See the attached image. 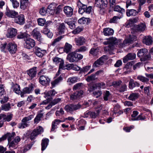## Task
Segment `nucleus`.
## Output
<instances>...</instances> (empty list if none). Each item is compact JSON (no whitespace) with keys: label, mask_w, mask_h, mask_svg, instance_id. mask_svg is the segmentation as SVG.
<instances>
[{"label":"nucleus","mask_w":153,"mask_h":153,"mask_svg":"<svg viewBox=\"0 0 153 153\" xmlns=\"http://www.w3.org/2000/svg\"><path fill=\"white\" fill-rule=\"evenodd\" d=\"M137 56L141 57V60L143 61H145L149 60L151 58L150 53L146 48L140 49L138 52Z\"/></svg>","instance_id":"nucleus-1"},{"label":"nucleus","mask_w":153,"mask_h":153,"mask_svg":"<svg viewBox=\"0 0 153 153\" xmlns=\"http://www.w3.org/2000/svg\"><path fill=\"white\" fill-rule=\"evenodd\" d=\"M83 58V55L74 52L69 54L67 56V59L70 62H78Z\"/></svg>","instance_id":"nucleus-2"},{"label":"nucleus","mask_w":153,"mask_h":153,"mask_svg":"<svg viewBox=\"0 0 153 153\" xmlns=\"http://www.w3.org/2000/svg\"><path fill=\"white\" fill-rule=\"evenodd\" d=\"M110 43L111 44H109L108 46L105 47L104 49L105 51H109L111 50H112L113 48V47L111 45L112 44H114L115 45H118V47H119V45L120 43H121V40L119 39H117V38L115 37H111L107 39Z\"/></svg>","instance_id":"nucleus-3"},{"label":"nucleus","mask_w":153,"mask_h":153,"mask_svg":"<svg viewBox=\"0 0 153 153\" xmlns=\"http://www.w3.org/2000/svg\"><path fill=\"white\" fill-rule=\"evenodd\" d=\"M136 36L131 35H129L127 36L123 42L122 43H120L119 45V48H123L125 46L132 43L136 39Z\"/></svg>","instance_id":"nucleus-4"},{"label":"nucleus","mask_w":153,"mask_h":153,"mask_svg":"<svg viewBox=\"0 0 153 153\" xmlns=\"http://www.w3.org/2000/svg\"><path fill=\"white\" fill-rule=\"evenodd\" d=\"M34 117L33 115H30L27 117H25L22 120V122L19 124L18 127L19 128H24L29 126L28 122Z\"/></svg>","instance_id":"nucleus-5"},{"label":"nucleus","mask_w":153,"mask_h":153,"mask_svg":"<svg viewBox=\"0 0 153 153\" xmlns=\"http://www.w3.org/2000/svg\"><path fill=\"white\" fill-rule=\"evenodd\" d=\"M81 107V105L79 103L77 104H71L66 105L65 107V109L67 112L71 113L74 111L79 110Z\"/></svg>","instance_id":"nucleus-6"},{"label":"nucleus","mask_w":153,"mask_h":153,"mask_svg":"<svg viewBox=\"0 0 153 153\" xmlns=\"http://www.w3.org/2000/svg\"><path fill=\"white\" fill-rule=\"evenodd\" d=\"M95 5L99 8L101 10L105 9L107 5L108 2L107 0H95Z\"/></svg>","instance_id":"nucleus-7"},{"label":"nucleus","mask_w":153,"mask_h":153,"mask_svg":"<svg viewBox=\"0 0 153 153\" xmlns=\"http://www.w3.org/2000/svg\"><path fill=\"white\" fill-rule=\"evenodd\" d=\"M43 131V128L42 127L39 126L37 127L36 128L33 130L30 134V139L33 140L35 139L36 137Z\"/></svg>","instance_id":"nucleus-8"},{"label":"nucleus","mask_w":153,"mask_h":153,"mask_svg":"<svg viewBox=\"0 0 153 153\" xmlns=\"http://www.w3.org/2000/svg\"><path fill=\"white\" fill-rule=\"evenodd\" d=\"M34 85L31 83L28 87H26L23 88L22 91L20 94L21 97H24V95L25 94H29L31 93L33 90Z\"/></svg>","instance_id":"nucleus-9"},{"label":"nucleus","mask_w":153,"mask_h":153,"mask_svg":"<svg viewBox=\"0 0 153 153\" xmlns=\"http://www.w3.org/2000/svg\"><path fill=\"white\" fill-rule=\"evenodd\" d=\"M53 60L56 64L59 63V70L58 72H59L60 70L62 69H65V67L64 66V61L58 57H55L53 58Z\"/></svg>","instance_id":"nucleus-10"},{"label":"nucleus","mask_w":153,"mask_h":153,"mask_svg":"<svg viewBox=\"0 0 153 153\" xmlns=\"http://www.w3.org/2000/svg\"><path fill=\"white\" fill-rule=\"evenodd\" d=\"M50 81V79L47 76L42 75L39 77V82L43 86H45L48 85Z\"/></svg>","instance_id":"nucleus-11"},{"label":"nucleus","mask_w":153,"mask_h":153,"mask_svg":"<svg viewBox=\"0 0 153 153\" xmlns=\"http://www.w3.org/2000/svg\"><path fill=\"white\" fill-rule=\"evenodd\" d=\"M25 47L28 49H30L33 47L35 45V42L34 40L30 38H26L25 40Z\"/></svg>","instance_id":"nucleus-12"},{"label":"nucleus","mask_w":153,"mask_h":153,"mask_svg":"<svg viewBox=\"0 0 153 153\" xmlns=\"http://www.w3.org/2000/svg\"><path fill=\"white\" fill-rule=\"evenodd\" d=\"M107 59V57L106 56L103 55L94 63L93 65V67H99L100 65H102L104 61L106 60Z\"/></svg>","instance_id":"nucleus-13"},{"label":"nucleus","mask_w":153,"mask_h":153,"mask_svg":"<svg viewBox=\"0 0 153 153\" xmlns=\"http://www.w3.org/2000/svg\"><path fill=\"white\" fill-rule=\"evenodd\" d=\"M17 30L14 28H11L9 29L6 34V37L10 38H12L15 37L16 35Z\"/></svg>","instance_id":"nucleus-14"},{"label":"nucleus","mask_w":153,"mask_h":153,"mask_svg":"<svg viewBox=\"0 0 153 153\" xmlns=\"http://www.w3.org/2000/svg\"><path fill=\"white\" fill-rule=\"evenodd\" d=\"M12 117L11 115H9L6 116L4 114H1L0 115V127H1L4 121H10Z\"/></svg>","instance_id":"nucleus-15"},{"label":"nucleus","mask_w":153,"mask_h":153,"mask_svg":"<svg viewBox=\"0 0 153 153\" xmlns=\"http://www.w3.org/2000/svg\"><path fill=\"white\" fill-rule=\"evenodd\" d=\"M7 49L9 52L11 54L15 53L17 50V45L13 43H9L7 44Z\"/></svg>","instance_id":"nucleus-16"},{"label":"nucleus","mask_w":153,"mask_h":153,"mask_svg":"<svg viewBox=\"0 0 153 153\" xmlns=\"http://www.w3.org/2000/svg\"><path fill=\"white\" fill-rule=\"evenodd\" d=\"M37 67H34L27 71V74L31 79L36 76L37 73Z\"/></svg>","instance_id":"nucleus-17"},{"label":"nucleus","mask_w":153,"mask_h":153,"mask_svg":"<svg viewBox=\"0 0 153 153\" xmlns=\"http://www.w3.org/2000/svg\"><path fill=\"white\" fill-rule=\"evenodd\" d=\"M146 26L145 24L141 23L138 25H135L133 27V29L136 32H143L146 29Z\"/></svg>","instance_id":"nucleus-18"},{"label":"nucleus","mask_w":153,"mask_h":153,"mask_svg":"<svg viewBox=\"0 0 153 153\" xmlns=\"http://www.w3.org/2000/svg\"><path fill=\"white\" fill-rule=\"evenodd\" d=\"M35 53L38 57H42L46 53L45 50L42 49L41 48L37 47H35Z\"/></svg>","instance_id":"nucleus-19"},{"label":"nucleus","mask_w":153,"mask_h":153,"mask_svg":"<svg viewBox=\"0 0 153 153\" xmlns=\"http://www.w3.org/2000/svg\"><path fill=\"white\" fill-rule=\"evenodd\" d=\"M63 11L67 17H70L73 14V9L70 7L66 6L64 8Z\"/></svg>","instance_id":"nucleus-20"},{"label":"nucleus","mask_w":153,"mask_h":153,"mask_svg":"<svg viewBox=\"0 0 153 153\" xmlns=\"http://www.w3.org/2000/svg\"><path fill=\"white\" fill-rule=\"evenodd\" d=\"M5 14L7 16L13 18H16L18 15V12L7 9H6Z\"/></svg>","instance_id":"nucleus-21"},{"label":"nucleus","mask_w":153,"mask_h":153,"mask_svg":"<svg viewBox=\"0 0 153 153\" xmlns=\"http://www.w3.org/2000/svg\"><path fill=\"white\" fill-rule=\"evenodd\" d=\"M83 94V91L82 90L76 92L74 93L71 94L70 95V99L73 100L78 99H79L80 97L82 96Z\"/></svg>","instance_id":"nucleus-22"},{"label":"nucleus","mask_w":153,"mask_h":153,"mask_svg":"<svg viewBox=\"0 0 153 153\" xmlns=\"http://www.w3.org/2000/svg\"><path fill=\"white\" fill-rule=\"evenodd\" d=\"M136 56V54L134 53H129L124 57L123 62L126 63L128 60H133L135 58Z\"/></svg>","instance_id":"nucleus-23"},{"label":"nucleus","mask_w":153,"mask_h":153,"mask_svg":"<svg viewBox=\"0 0 153 153\" xmlns=\"http://www.w3.org/2000/svg\"><path fill=\"white\" fill-rule=\"evenodd\" d=\"M74 41L77 45L80 46L85 43V39L82 36L78 37L75 38Z\"/></svg>","instance_id":"nucleus-24"},{"label":"nucleus","mask_w":153,"mask_h":153,"mask_svg":"<svg viewBox=\"0 0 153 153\" xmlns=\"http://www.w3.org/2000/svg\"><path fill=\"white\" fill-rule=\"evenodd\" d=\"M32 35L33 37L38 41H40L41 39V34L37 28L33 29L32 32Z\"/></svg>","instance_id":"nucleus-25"},{"label":"nucleus","mask_w":153,"mask_h":153,"mask_svg":"<svg viewBox=\"0 0 153 153\" xmlns=\"http://www.w3.org/2000/svg\"><path fill=\"white\" fill-rule=\"evenodd\" d=\"M15 22L20 25H22L25 22V19L23 14H20L15 18Z\"/></svg>","instance_id":"nucleus-26"},{"label":"nucleus","mask_w":153,"mask_h":153,"mask_svg":"<svg viewBox=\"0 0 153 153\" xmlns=\"http://www.w3.org/2000/svg\"><path fill=\"white\" fill-rule=\"evenodd\" d=\"M143 42L146 45H150L153 42L152 38L150 36H145L143 39Z\"/></svg>","instance_id":"nucleus-27"},{"label":"nucleus","mask_w":153,"mask_h":153,"mask_svg":"<svg viewBox=\"0 0 153 153\" xmlns=\"http://www.w3.org/2000/svg\"><path fill=\"white\" fill-rule=\"evenodd\" d=\"M114 33V30L112 28L108 27L104 28L103 33L105 36H110L113 35Z\"/></svg>","instance_id":"nucleus-28"},{"label":"nucleus","mask_w":153,"mask_h":153,"mask_svg":"<svg viewBox=\"0 0 153 153\" xmlns=\"http://www.w3.org/2000/svg\"><path fill=\"white\" fill-rule=\"evenodd\" d=\"M56 5L55 3H52L49 4L47 8V10L49 13L53 15L55 12Z\"/></svg>","instance_id":"nucleus-29"},{"label":"nucleus","mask_w":153,"mask_h":153,"mask_svg":"<svg viewBox=\"0 0 153 153\" xmlns=\"http://www.w3.org/2000/svg\"><path fill=\"white\" fill-rule=\"evenodd\" d=\"M140 86V84L137 81L134 82L132 79H131L129 81V87L131 89H132L133 88L137 87H139Z\"/></svg>","instance_id":"nucleus-30"},{"label":"nucleus","mask_w":153,"mask_h":153,"mask_svg":"<svg viewBox=\"0 0 153 153\" xmlns=\"http://www.w3.org/2000/svg\"><path fill=\"white\" fill-rule=\"evenodd\" d=\"M64 121H61L59 120L56 119L54 120L52 123L51 131H53L55 129L57 128V125H59L60 122H63Z\"/></svg>","instance_id":"nucleus-31"},{"label":"nucleus","mask_w":153,"mask_h":153,"mask_svg":"<svg viewBox=\"0 0 153 153\" xmlns=\"http://www.w3.org/2000/svg\"><path fill=\"white\" fill-rule=\"evenodd\" d=\"M139 12L138 9L137 11L134 9L128 10L126 11V15L128 16H135Z\"/></svg>","instance_id":"nucleus-32"},{"label":"nucleus","mask_w":153,"mask_h":153,"mask_svg":"<svg viewBox=\"0 0 153 153\" xmlns=\"http://www.w3.org/2000/svg\"><path fill=\"white\" fill-rule=\"evenodd\" d=\"M29 4L28 0H21L20 8L23 10L26 9Z\"/></svg>","instance_id":"nucleus-33"},{"label":"nucleus","mask_w":153,"mask_h":153,"mask_svg":"<svg viewBox=\"0 0 153 153\" xmlns=\"http://www.w3.org/2000/svg\"><path fill=\"white\" fill-rule=\"evenodd\" d=\"M49 141L48 139L45 138L42 139L41 143L42 150L43 151L44 150L47 148Z\"/></svg>","instance_id":"nucleus-34"},{"label":"nucleus","mask_w":153,"mask_h":153,"mask_svg":"<svg viewBox=\"0 0 153 153\" xmlns=\"http://www.w3.org/2000/svg\"><path fill=\"white\" fill-rule=\"evenodd\" d=\"M56 94V92L54 90H50L48 91H46L44 93L45 95L44 97L46 98L49 96H54Z\"/></svg>","instance_id":"nucleus-35"},{"label":"nucleus","mask_w":153,"mask_h":153,"mask_svg":"<svg viewBox=\"0 0 153 153\" xmlns=\"http://www.w3.org/2000/svg\"><path fill=\"white\" fill-rule=\"evenodd\" d=\"M138 93H132L128 97V99L131 101H135L137 100L139 97Z\"/></svg>","instance_id":"nucleus-36"},{"label":"nucleus","mask_w":153,"mask_h":153,"mask_svg":"<svg viewBox=\"0 0 153 153\" xmlns=\"http://www.w3.org/2000/svg\"><path fill=\"white\" fill-rule=\"evenodd\" d=\"M12 88L13 91L16 94H21V92L20 91V86L18 84L13 85Z\"/></svg>","instance_id":"nucleus-37"},{"label":"nucleus","mask_w":153,"mask_h":153,"mask_svg":"<svg viewBox=\"0 0 153 153\" xmlns=\"http://www.w3.org/2000/svg\"><path fill=\"white\" fill-rule=\"evenodd\" d=\"M15 134V133L14 132H12V133H8L3 136L5 137L6 139L7 138L9 142H10L13 138Z\"/></svg>","instance_id":"nucleus-38"},{"label":"nucleus","mask_w":153,"mask_h":153,"mask_svg":"<svg viewBox=\"0 0 153 153\" xmlns=\"http://www.w3.org/2000/svg\"><path fill=\"white\" fill-rule=\"evenodd\" d=\"M72 48V46L71 45L68 43H66L64 46V51L65 52L68 53L71 51Z\"/></svg>","instance_id":"nucleus-39"},{"label":"nucleus","mask_w":153,"mask_h":153,"mask_svg":"<svg viewBox=\"0 0 153 153\" xmlns=\"http://www.w3.org/2000/svg\"><path fill=\"white\" fill-rule=\"evenodd\" d=\"M62 79V78L61 76L51 82V84L53 87H54L56 85H57L61 82Z\"/></svg>","instance_id":"nucleus-40"},{"label":"nucleus","mask_w":153,"mask_h":153,"mask_svg":"<svg viewBox=\"0 0 153 153\" xmlns=\"http://www.w3.org/2000/svg\"><path fill=\"white\" fill-rule=\"evenodd\" d=\"M99 49L98 48H92L89 51L90 54L94 56H96L98 54Z\"/></svg>","instance_id":"nucleus-41"},{"label":"nucleus","mask_w":153,"mask_h":153,"mask_svg":"<svg viewBox=\"0 0 153 153\" xmlns=\"http://www.w3.org/2000/svg\"><path fill=\"white\" fill-rule=\"evenodd\" d=\"M40 112L39 113L35 118L34 121L35 123H37L41 120V118L43 115V114L41 113L42 111H40Z\"/></svg>","instance_id":"nucleus-42"},{"label":"nucleus","mask_w":153,"mask_h":153,"mask_svg":"<svg viewBox=\"0 0 153 153\" xmlns=\"http://www.w3.org/2000/svg\"><path fill=\"white\" fill-rule=\"evenodd\" d=\"M114 11H117L122 14L125 13V10L119 5H116L114 8Z\"/></svg>","instance_id":"nucleus-43"},{"label":"nucleus","mask_w":153,"mask_h":153,"mask_svg":"<svg viewBox=\"0 0 153 153\" xmlns=\"http://www.w3.org/2000/svg\"><path fill=\"white\" fill-rule=\"evenodd\" d=\"M137 79L140 81L146 83H147L149 80L148 78L142 75L138 76L137 77Z\"/></svg>","instance_id":"nucleus-44"},{"label":"nucleus","mask_w":153,"mask_h":153,"mask_svg":"<svg viewBox=\"0 0 153 153\" xmlns=\"http://www.w3.org/2000/svg\"><path fill=\"white\" fill-rule=\"evenodd\" d=\"M99 112L100 111L98 110H97L96 112H88V114L90 115L91 118H95L98 116Z\"/></svg>","instance_id":"nucleus-45"},{"label":"nucleus","mask_w":153,"mask_h":153,"mask_svg":"<svg viewBox=\"0 0 153 153\" xmlns=\"http://www.w3.org/2000/svg\"><path fill=\"white\" fill-rule=\"evenodd\" d=\"M2 110L7 111H9L11 108V106L9 103L2 105L1 106Z\"/></svg>","instance_id":"nucleus-46"},{"label":"nucleus","mask_w":153,"mask_h":153,"mask_svg":"<svg viewBox=\"0 0 153 153\" xmlns=\"http://www.w3.org/2000/svg\"><path fill=\"white\" fill-rule=\"evenodd\" d=\"M65 26L64 23H62L60 25L59 28V34L63 33L65 29Z\"/></svg>","instance_id":"nucleus-47"},{"label":"nucleus","mask_w":153,"mask_h":153,"mask_svg":"<svg viewBox=\"0 0 153 153\" xmlns=\"http://www.w3.org/2000/svg\"><path fill=\"white\" fill-rule=\"evenodd\" d=\"M64 111L63 109L62 108H61L59 110H57L56 111L55 114L56 116L57 117L60 118L61 116H62L64 114Z\"/></svg>","instance_id":"nucleus-48"},{"label":"nucleus","mask_w":153,"mask_h":153,"mask_svg":"<svg viewBox=\"0 0 153 153\" xmlns=\"http://www.w3.org/2000/svg\"><path fill=\"white\" fill-rule=\"evenodd\" d=\"M139 114V112L138 111H134L133 112V113L131 115V118L129 119L130 121H136V120H134V119H136L137 117V116Z\"/></svg>","instance_id":"nucleus-49"},{"label":"nucleus","mask_w":153,"mask_h":153,"mask_svg":"<svg viewBox=\"0 0 153 153\" xmlns=\"http://www.w3.org/2000/svg\"><path fill=\"white\" fill-rule=\"evenodd\" d=\"M96 86L100 89H105L106 87V84L103 82H101L97 83Z\"/></svg>","instance_id":"nucleus-50"},{"label":"nucleus","mask_w":153,"mask_h":153,"mask_svg":"<svg viewBox=\"0 0 153 153\" xmlns=\"http://www.w3.org/2000/svg\"><path fill=\"white\" fill-rule=\"evenodd\" d=\"M83 84L82 83H77L74 86L73 90H74L82 88L83 87Z\"/></svg>","instance_id":"nucleus-51"},{"label":"nucleus","mask_w":153,"mask_h":153,"mask_svg":"<svg viewBox=\"0 0 153 153\" xmlns=\"http://www.w3.org/2000/svg\"><path fill=\"white\" fill-rule=\"evenodd\" d=\"M120 18L121 17H119L117 16H115L110 19L109 21V22L111 23H117L118 19H120Z\"/></svg>","instance_id":"nucleus-52"},{"label":"nucleus","mask_w":153,"mask_h":153,"mask_svg":"<svg viewBox=\"0 0 153 153\" xmlns=\"http://www.w3.org/2000/svg\"><path fill=\"white\" fill-rule=\"evenodd\" d=\"M13 7L14 8H17L19 6V3L16 0H10Z\"/></svg>","instance_id":"nucleus-53"},{"label":"nucleus","mask_w":153,"mask_h":153,"mask_svg":"<svg viewBox=\"0 0 153 153\" xmlns=\"http://www.w3.org/2000/svg\"><path fill=\"white\" fill-rule=\"evenodd\" d=\"M88 50V48H87L83 46L77 49L75 51L76 52H84Z\"/></svg>","instance_id":"nucleus-54"},{"label":"nucleus","mask_w":153,"mask_h":153,"mask_svg":"<svg viewBox=\"0 0 153 153\" xmlns=\"http://www.w3.org/2000/svg\"><path fill=\"white\" fill-rule=\"evenodd\" d=\"M91 66H87L83 67L82 68H80L78 67V70H79L81 72H87L90 68Z\"/></svg>","instance_id":"nucleus-55"},{"label":"nucleus","mask_w":153,"mask_h":153,"mask_svg":"<svg viewBox=\"0 0 153 153\" xmlns=\"http://www.w3.org/2000/svg\"><path fill=\"white\" fill-rule=\"evenodd\" d=\"M78 78L77 77H72L69 78L67 80L68 82L74 83L77 81Z\"/></svg>","instance_id":"nucleus-56"},{"label":"nucleus","mask_w":153,"mask_h":153,"mask_svg":"<svg viewBox=\"0 0 153 153\" xmlns=\"http://www.w3.org/2000/svg\"><path fill=\"white\" fill-rule=\"evenodd\" d=\"M146 119V117L144 115H143V114L141 113L137 117L136 119H134V120H136V121L140 120H145Z\"/></svg>","instance_id":"nucleus-57"},{"label":"nucleus","mask_w":153,"mask_h":153,"mask_svg":"<svg viewBox=\"0 0 153 153\" xmlns=\"http://www.w3.org/2000/svg\"><path fill=\"white\" fill-rule=\"evenodd\" d=\"M45 22V19L42 18L38 19L37 20L38 25L41 26H43L44 25Z\"/></svg>","instance_id":"nucleus-58"},{"label":"nucleus","mask_w":153,"mask_h":153,"mask_svg":"<svg viewBox=\"0 0 153 153\" xmlns=\"http://www.w3.org/2000/svg\"><path fill=\"white\" fill-rule=\"evenodd\" d=\"M20 140V137L19 136H17L15 138L13 141L10 143V145L11 146H13L14 142L17 143L18 142H19Z\"/></svg>","instance_id":"nucleus-59"},{"label":"nucleus","mask_w":153,"mask_h":153,"mask_svg":"<svg viewBox=\"0 0 153 153\" xmlns=\"http://www.w3.org/2000/svg\"><path fill=\"white\" fill-rule=\"evenodd\" d=\"M0 99H1L0 101V102L1 104H3L8 101V97L7 96H4L3 95L2 96V97L0 98Z\"/></svg>","instance_id":"nucleus-60"},{"label":"nucleus","mask_w":153,"mask_h":153,"mask_svg":"<svg viewBox=\"0 0 153 153\" xmlns=\"http://www.w3.org/2000/svg\"><path fill=\"white\" fill-rule=\"evenodd\" d=\"M7 45L6 43L1 44L0 45V49L2 51L6 52L7 50Z\"/></svg>","instance_id":"nucleus-61"},{"label":"nucleus","mask_w":153,"mask_h":153,"mask_svg":"<svg viewBox=\"0 0 153 153\" xmlns=\"http://www.w3.org/2000/svg\"><path fill=\"white\" fill-rule=\"evenodd\" d=\"M65 23L68 24V25L69 26V27L71 29H74L75 27V25L74 23L72 22H69V21H65Z\"/></svg>","instance_id":"nucleus-62"},{"label":"nucleus","mask_w":153,"mask_h":153,"mask_svg":"<svg viewBox=\"0 0 153 153\" xmlns=\"http://www.w3.org/2000/svg\"><path fill=\"white\" fill-rule=\"evenodd\" d=\"M47 13H48L47 10L44 7H42L40 10L39 13L42 16L45 15Z\"/></svg>","instance_id":"nucleus-63"},{"label":"nucleus","mask_w":153,"mask_h":153,"mask_svg":"<svg viewBox=\"0 0 153 153\" xmlns=\"http://www.w3.org/2000/svg\"><path fill=\"white\" fill-rule=\"evenodd\" d=\"M62 5H59L56 8L55 12L56 14H59L62 10Z\"/></svg>","instance_id":"nucleus-64"}]
</instances>
